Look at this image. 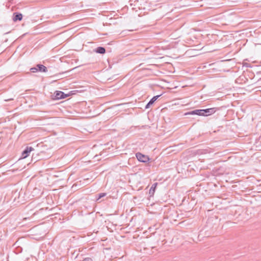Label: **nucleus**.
Returning <instances> with one entry per match:
<instances>
[{
	"instance_id": "10",
	"label": "nucleus",
	"mask_w": 261,
	"mask_h": 261,
	"mask_svg": "<svg viewBox=\"0 0 261 261\" xmlns=\"http://www.w3.org/2000/svg\"><path fill=\"white\" fill-rule=\"evenodd\" d=\"M161 95H156L155 96H153L149 101V105H152L156 100V99L160 96Z\"/></svg>"
},
{
	"instance_id": "2",
	"label": "nucleus",
	"mask_w": 261,
	"mask_h": 261,
	"mask_svg": "<svg viewBox=\"0 0 261 261\" xmlns=\"http://www.w3.org/2000/svg\"><path fill=\"white\" fill-rule=\"evenodd\" d=\"M54 96L55 99H60L68 97V94H66L62 91H56L54 93Z\"/></svg>"
},
{
	"instance_id": "7",
	"label": "nucleus",
	"mask_w": 261,
	"mask_h": 261,
	"mask_svg": "<svg viewBox=\"0 0 261 261\" xmlns=\"http://www.w3.org/2000/svg\"><path fill=\"white\" fill-rule=\"evenodd\" d=\"M37 67H38V71L46 72L47 71V68L43 65L38 64Z\"/></svg>"
},
{
	"instance_id": "3",
	"label": "nucleus",
	"mask_w": 261,
	"mask_h": 261,
	"mask_svg": "<svg viewBox=\"0 0 261 261\" xmlns=\"http://www.w3.org/2000/svg\"><path fill=\"white\" fill-rule=\"evenodd\" d=\"M217 111V108H212L206 109H203V116H208L214 114Z\"/></svg>"
},
{
	"instance_id": "9",
	"label": "nucleus",
	"mask_w": 261,
	"mask_h": 261,
	"mask_svg": "<svg viewBox=\"0 0 261 261\" xmlns=\"http://www.w3.org/2000/svg\"><path fill=\"white\" fill-rule=\"evenodd\" d=\"M158 185V183L157 182H155L154 183L152 186L151 187L150 190H149V194L150 195H153L154 193V191H155V189L156 188V187Z\"/></svg>"
},
{
	"instance_id": "12",
	"label": "nucleus",
	"mask_w": 261,
	"mask_h": 261,
	"mask_svg": "<svg viewBox=\"0 0 261 261\" xmlns=\"http://www.w3.org/2000/svg\"><path fill=\"white\" fill-rule=\"evenodd\" d=\"M106 195V193H100V194H99V195H98V199H100V198H102V197H105Z\"/></svg>"
},
{
	"instance_id": "5",
	"label": "nucleus",
	"mask_w": 261,
	"mask_h": 261,
	"mask_svg": "<svg viewBox=\"0 0 261 261\" xmlns=\"http://www.w3.org/2000/svg\"><path fill=\"white\" fill-rule=\"evenodd\" d=\"M203 109H197L188 112L186 113L185 115H197L198 116H203Z\"/></svg>"
},
{
	"instance_id": "15",
	"label": "nucleus",
	"mask_w": 261,
	"mask_h": 261,
	"mask_svg": "<svg viewBox=\"0 0 261 261\" xmlns=\"http://www.w3.org/2000/svg\"><path fill=\"white\" fill-rule=\"evenodd\" d=\"M150 105H149L148 102V103L145 106V109H148L150 107Z\"/></svg>"
},
{
	"instance_id": "14",
	"label": "nucleus",
	"mask_w": 261,
	"mask_h": 261,
	"mask_svg": "<svg viewBox=\"0 0 261 261\" xmlns=\"http://www.w3.org/2000/svg\"><path fill=\"white\" fill-rule=\"evenodd\" d=\"M12 100H13V98H8V99H5V101H9Z\"/></svg>"
},
{
	"instance_id": "1",
	"label": "nucleus",
	"mask_w": 261,
	"mask_h": 261,
	"mask_svg": "<svg viewBox=\"0 0 261 261\" xmlns=\"http://www.w3.org/2000/svg\"><path fill=\"white\" fill-rule=\"evenodd\" d=\"M136 156L139 162L142 163H147L150 160L148 155L143 154L140 152H137L136 153Z\"/></svg>"
},
{
	"instance_id": "4",
	"label": "nucleus",
	"mask_w": 261,
	"mask_h": 261,
	"mask_svg": "<svg viewBox=\"0 0 261 261\" xmlns=\"http://www.w3.org/2000/svg\"><path fill=\"white\" fill-rule=\"evenodd\" d=\"M33 150H34V149L32 147H27L22 152V158L24 159L28 157L30 155V152Z\"/></svg>"
},
{
	"instance_id": "8",
	"label": "nucleus",
	"mask_w": 261,
	"mask_h": 261,
	"mask_svg": "<svg viewBox=\"0 0 261 261\" xmlns=\"http://www.w3.org/2000/svg\"><path fill=\"white\" fill-rule=\"evenodd\" d=\"M95 51L98 54H103L106 52V49L104 47L99 46L96 48Z\"/></svg>"
},
{
	"instance_id": "16",
	"label": "nucleus",
	"mask_w": 261,
	"mask_h": 261,
	"mask_svg": "<svg viewBox=\"0 0 261 261\" xmlns=\"http://www.w3.org/2000/svg\"><path fill=\"white\" fill-rule=\"evenodd\" d=\"M207 152H209L208 151V150H207V149H205V150H204L203 151V152H202L201 153H207Z\"/></svg>"
},
{
	"instance_id": "11",
	"label": "nucleus",
	"mask_w": 261,
	"mask_h": 261,
	"mask_svg": "<svg viewBox=\"0 0 261 261\" xmlns=\"http://www.w3.org/2000/svg\"><path fill=\"white\" fill-rule=\"evenodd\" d=\"M30 71L32 72H33V73H35V72H36L38 71V67L36 66V67H32L30 69Z\"/></svg>"
},
{
	"instance_id": "13",
	"label": "nucleus",
	"mask_w": 261,
	"mask_h": 261,
	"mask_svg": "<svg viewBox=\"0 0 261 261\" xmlns=\"http://www.w3.org/2000/svg\"><path fill=\"white\" fill-rule=\"evenodd\" d=\"M82 261H92V259L90 257L85 258Z\"/></svg>"
},
{
	"instance_id": "6",
	"label": "nucleus",
	"mask_w": 261,
	"mask_h": 261,
	"mask_svg": "<svg viewBox=\"0 0 261 261\" xmlns=\"http://www.w3.org/2000/svg\"><path fill=\"white\" fill-rule=\"evenodd\" d=\"M22 19V15L21 13H14L13 20L14 21H20Z\"/></svg>"
}]
</instances>
